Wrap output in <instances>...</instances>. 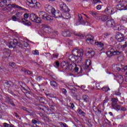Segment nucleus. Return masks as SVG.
<instances>
[{
	"instance_id": "16",
	"label": "nucleus",
	"mask_w": 127,
	"mask_h": 127,
	"mask_svg": "<svg viewBox=\"0 0 127 127\" xmlns=\"http://www.w3.org/2000/svg\"><path fill=\"white\" fill-rule=\"evenodd\" d=\"M115 25H116V23L114 20H109L106 22V26L108 28L114 27Z\"/></svg>"
},
{
	"instance_id": "33",
	"label": "nucleus",
	"mask_w": 127,
	"mask_h": 127,
	"mask_svg": "<svg viewBox=\"0 0 127 127\" xmlns=\"http://www.w3.org/2000/svg\"><path fill=\"white\" fill-rule=\"evenodd\" d=\"M37 17L34 13H31L30 15V19L32 20V21H35V19H36V17Z\"/></svg>"
},
{
	"instance_id": "34",
	"label": "nucleus",
	"mask_w": 127,
	"mask_h": 127,
	"mask_svg": "<svg viewBox=\"0 0 127 127\" xmlns=\"http://www.w3.org/2000/svg\"><path fill=\"white\" fill-rule=\"evenodd\" d=\"M45 9L47 12H51V9H52V6L50 5H47L45 6Z\"/></svg>"
},
{
	"instance_id": "36",
	"label": "nucleus",
	"mask_w": 127,
	"mask_h": 127,
	"mask_svg": "<svg viewBox=\"0 0 127 127\" xmlns=\"http://www.w3.org/2000/svg\"><path fill=\"white\" fill-rule=\"evenodd\" d=\"M28 114L29 115V116L33 117L34 118H35V117H36V114H35V112H34V111H32V110L30 109L29 111H28Z\"/></svg>"
},
{
	"instance_id": "50",
	"label": "nucleus",
	"mask_w": 127,
	"mask_h": 127,
	"mask_svg": "<svg viewBox=\"0 0 127 127\" xmlns=\"http://www.w3.org/2000/svg\"><path fill=\"white\" fill-rule=\"evenodd\" d=\"M115 46L116 48H117L118 49H121L122 48V45L121 44H118L117 45V44H115Z\"/></svg>"
},
{
	"instance_id": "43",
	"label": "nucleus",
	"mask_w": 127,
	"mask_h": 127,
	"mask_svg": "<svg viewBox=\"0 0 127 127\" xmlns=\"http://www.w3.org/2000/svg\"><path fill=\"white\" fill-rule=\"evenodd\" d=\"M78 113L81 116H85L86 115V114L84 112H83L81 109L78 110Z\"/></svg>"
},
{
	"instance_id": "24",
	"label": "nucleus",
	"mask_w": 127,
	"mask_h": 127,
	"mask_svg": "<svg viewBox=\"0 0 127 127\" xmlns=\"http://www.w3.org/2000/svg\"><path fill=\"white\" fill-rule=\"evenodd\" d=\"M86 41L89 43H91V44H94V37L92 35H89L88 37L87 38Z\"/></svg>"
},
{
	"instance_id": "40",
	"label": "nucleus",
	"mask_w": 127,
	"mask_h": 127,
	"mask_svg": "<svg viewBox=\"0 0 127 127\" xmlns=\"http://www.w3.org/2000/svg\"><path fill=\"white\" fill-rule=\"evenodd\" d=\"M32 123H33V125H36V124H37L38 125H40V124H41V122L40 121H37L36 120L33 119L32 120Z\"/></svg>"
},
{
	"instance_id": "18",
	"label": "nucleus",
	"mask_w": 127,
	"mask_h": 127,
	"mask_svg": "<svg viewBox=\"0 0 127 127\" xmlns=\"http://www.w3.org/2000/svg\"><path fill=\"white\" fill-rule=\"evenodd\" d=\"M94 44L95 45H96L98 48H100L99 49L100 51H102V50L104 49V46H105V44H104V43H102L101 42H95Z\"/></svg>"
},
{
	"instance_id": "13",
	"label": "nucleus",
	"mask_w": 127,
	"mask_h": 127,
	"mask_svg": "<svg viewBox=\"0 0 127 127\" xmlns=\"http://www.w3.org/2000/svg\"><path fill=\"white\" fill-rule=\"evenodd\" d=\"M86 51H87V52L86 53V56H88L89 58L94 57V56H95V54H96L95 51L90 48H87Z\"/></svg>"
},
{
	"instance_id": "6",
	"label": "nucleus",
	"mask_w": 127,
	"mask_h": 127,
	"mask_svg": "<svg viewBox=\"0 0 127 127\" xmlns=\"http://www.w3.org/2000/svg\"><path fill=\"white\" fill-rule=\"evenodd\" d=\"M39 16L44 20H49L50 21L51 20H53L52 16L43 11L39 12Z\"/></svg>"
},
{
	"instance_id": "29",
	"label": "nucleus",
	"mask_w": 127,
	"mask_h": 127,
	"mask_svg": "<svg viewBox=\"0 0 127 127\" xmlns=\"http://www.w3.org/2000/svg\"><path fill=\"white\" fill-rule=\"evenodd\" d=\"M99 20H102V21H107L109 19V17L106 15H103L99 17Z\"/></svg>"
},
{
	"instance_id": "20",
	"label": "nucleus",
	"mask_w": 127,
	"mask_h": 127,
	"mask_svg": "<svg viewBox=\"0 0 127 127\" xmlns=\"http://www.w3.org/2000/svg\"><path fill=\"white\" fill-rule=\"evenodd\" d=\"M62 34L64 37H70L71 36V32L68 30L64 29V31L62 32Z\"/></svg>"
},
{
	"instance_id": "28",
	"label": "nucleus",
	"mask_w": 127,
	"mask_h": 127,
	"mask_svg": "<svg viewBox=\"0 0 127 127\" xmlns=\"http://www.w3.org/2000/svg\"><path fill=\"white\" fill-rule=\"evenodd\" d=\"M6 5H7V1L6 0H0V6L1 7L6 6Z\"/></svg>"
},
{
	"instance_id": "59",
	"label": "nucleus",
	"mask_w": 127,
	"mask_h": 127,
	"mask_svg": "<svg viewBox=\"0 0 127 127\" xmlns=\"http://www.w3.org/2000/svg\"><path fill=\"white\" fill-rule=\"evenodd\" d=\"M23 111H25V112H26V113H28V112H29L30 110L29 109H27L25 107H23Z\"/></svg>"
},
{
	"instance_id": "46",
	"label": "nucleus",
	"mask_w": 127,
	"mask_h": 127,
	"mask_svg": "<svg viewBox=\"0 0 127 127\" xmlns=\"http://www.w3.org/2000/svg\"><path fill=\"white\" fill-rule=\"evenodd\" d=\"M74 34L75 35V36H78V37H79V38H83L84 37L83 35H82L81 33H74Z\"/></svg>"
},
{
	"instance_id": "53",
	"label": "nucleus",
	"mask_w": 127,
	"mask_h": 127,
	"mask_svg": "<svg viewBox=\"0 0 127 127\" xmlns=\"http://www.w3.org/2000/svg\"><path fill=\"white\" fill-rule=\"evenodd\" d=\"M32 53L33 54H34V55H39V52H38V51L36 50L35 51H33Z\"/></svg>"
},
{
	"instance_id": "8",
	"label": "nucleus",
	"mask_w": 127,
	"mask_h": 127,
	"mask_svg": "<svg viewBox=\"0 0 127 127\" xmlns=\"http://www.w3.org/2000/svg\"><path fill=\"white\" fill-rule=\"evenodd\" d=\"M69 90H71V93H72V96L74 99L79 100L80 99V95L76 92L77 89L74 87H69Z\"/></svg>"
},
{
	"instance_id": "61",
	"label": "nucleus",
	"mask_w": 127,
	"mask_h": 127,
	"mask_svg": "<svg viewBox=\"0 0 127 127\" xmlns=\"http://www.w3.org/2000/svg\"><path fill=\"white\" fill-rule=\"evenodd\" d=\"M45 56L47 58H48V57H50L51 56V54H50V53H46Z\"/></svg>"
},
{
	"instance_id": "14",
	"label": "nucleus",
	"mask_w": 127,
	"mask_h": 127,
	"mask_svg": "<svg viewBox=\"0 0 127 127\" xmlns=\"http://www.w3.org/2000/svg\"><path fill=\"white\" fill-rule=\"evenodd\" d=\"M104 12L107 14H113L115 13V9L111 6H108L105 10Z\"/></svg>"
},
{
	"instance_id": "22",
	"label": "nucleus",
	"mask_w": 127,
	"mask_h": 127,
	"mask_svg": "<svg viewBox=\"0 0 127 127\" xmlns=\"http://www.w3.org/2000/svg\"><path fill=\"white\" fill-rule=\"evenodd\" d=\"M53 16L55 17V18H62V14H61L59 11H56L53 14Z\"/></svg>"
},
{
	"instance_id": "2",
	"label": "nucleus",
	"mask_w": 127,
	"mask_h": 127,
	"mask_svg": "<svg viewBox=\"0 0 127 127\" xmlns=\"http://www.w3.org/2000/svg\"><path fill=\"white\" fill-rule=\"evenodd\" d=\"M118 102H119L118 98L115 97L111 98V108L116 110L117 112L121 111V105L118 104Z\"/></svg>"
},
{
	"instance_id": "55",
	"label": "nucleus",
	"mask_w": 127,
	"mask_h": 127,
	"mask_svg": "<svg viewBox=\"0 0 127 127\" xmlns=\"http://www.w3.org/2000/svg\"><path fill=\"white\" fill-rule=\"evenodd\" d=\"M24 17L25 18H25V19H26V18H28L29 17V14L27 13H25V14H24Z\"/></svg>"
},
{
	"instance_id": "42",
	"label": "nucleus",
	"mask_w": 127,
	"mask_h": 127,
	"mask_svg": "<svg viewBox=\"0 0 127 127\" xmlns=\"http://www.w3.org/2000/svg\"><path fill=\"white\" fill-rule=\"evenodd\" d=\"M36 106L39 110H42V109H43V107H44V106L41 104H37Z\"/></svg>"
},
{
	"instance_id": "58",
	"label": "nucleus",
	"mask_w": 127,
	"mask_h": 127,
	"mask_svg": "<svg viewBox=\"0 0 127 127\" xmlns=\"http://www.w3.org/2000/svg\"><path fill=\"white\" fill-rule=\"evenodd\" d=\"M3 127H10V125L7 124V123H3Z\"/></svg>"
},
{
	"instance_id": "11",
	"label": "nucleus",
	"mask_w": 127,
	"mask_h": 127,
	"mask_svg": "<svg viewBox=\"0 0 127 127\" xmlns=\"http://www.w3.org/2000/svg\"><path fill=\"white\" fill-rule=\"evenodd\" d=\"M60 7L61 10L64 12H69L70 11V9L68 8L67 5L65 3L61 2L60 4Z\"/></svg>"
},
{
	"instance_id": "27",
	"label": "nucleus",
	"mask_w": 127,
	"mask_h": 127,
	"mask_svg": "<svg viewBox=\"0 0 127 127\" xmlns=\"http://www.w3.org/2000/svg\"><path fill=\"white\" fill-rule=\"evenodd\" d=\"M8 6H9V7H14L15 8H19L20 9L23 10V7H22L20 6H19L18 5H16L15 4H8Z\"/></svg>"
},
{
	"instance_id": "32",
	"label": "nucleus",
	"mask_w": 127,
	"mask_h": 127,
	"mask_svg": "<svg viewBox=\"0 0 127 127\" xmlns=\"http://www.w3.org/2000/svg\"><path fill=\"white\" fill-rule=\"evenodd\" d=\"M3 84L4 86H6L8 88H9V87H11V85H12V82H11V81H7L6 80H5L3 81Z\"/></svg>"
},
{
	"instance_id": "47",
	"label": "nucleus",
	"mask_w": 127,
	"mask_h": 127,
	"mask_svg": "<svg viewBox=\"0 0 127 127\" xmlns=\"http://www.w3.org/2000/svg\"><path fill=\"white\" fill-rule=\"evenodd\" d=\"M90 14H91V15H93V16H99V14L94 11H91Z\"/></svg>"
},
{
	"instance_id": "35",
	"label": "nucleus",
	"mask_w": 127,
	"mask_h": 127,
	"mask_svg": "<svg viewBox=\"0 0 127 127\" xmlns=\"http://www.w3.org/2000/svg\"><path fill=\"white\" fill-rule=\"evenodd\" d=\"M22 72H24V73H25V74H27L28 75H32L33 72L32 71L30 70H28L25 68H22Z\"/></svg>"
},
{
	"instance_id": "52",
	"label": "nucleus",
	"mask_w": 127,
	"mask_h": 127,
	"mask_svg": "<svg viewBox=\"0 0 127 127\" xmlns=\"http://www.w3.org/2000/svg\"><path fill=\"white\" fill-rule=\"evenodd\" d=\"M66 42L69 45H71L72 43H73V41L72 40H70V39H67L66 40Z\"/></svg>"
},
{
	"instance_id": "19",
	"label": "nucleus",
	"mask_w": 127,
	"mask_h": 127,
	"mask_svg": "<svg viewBox=\"0 0 127 127\" xmlns=\"http://www.w3.org/2000/svg\"><path fill=\"white\" fill-rule=\"evenodd\" d=\"M3 54L4 58H8L10 56V51L8 49H4L3 50Z\"/></svg>"
},
{
	"instance_id": "5",
	"label": "nucleus",
	"mask_w": 127,
	"mask_h": 127,
	"mask_svg": "<svg viewBox=\"0 0 127 127\" xmlns=\"http://www.w3.org/2000/svg\"><path fill=\"white\" fill-rule=\"evenodd\" d=\"M84 51L80 48H74L73 50L72 51V54L77 57H82Z\"/></svg>"
},
{
	"instance_id": "57",
	"label": "nucleus",
	"mask_w": 127,
	"mask_h": 127,
	"mask_svg": "<svg viewBox=\"0 0 127 127\" xmlns=\"http://www.w3.org/2000/svg\"><path fill=\"white\" fill-rule=\"evenodd\" d=\"M58 56H59V54L58 53L53 54V57H54V58H56L57 59V58H58Z\"/></svg>"
},
{
	"instance_id": "21",
	"label": "nucleus",
	"mask_w": 127,
	"mask_h": 127,
	"mask_svg": "<svg viewBox=\"0 0 127 127\" xmlns=\"http://www.w3.org/2000/svg\"><path fill=\"white\" fill-rule=\"evenodd\" d=\"M115 77H116L117 80L119 82V84H123L124 82V77L121 75L118 74V75H115Z\"/></svg>"
},
{
	"instance_id": "4",
	"label": "nucleus",
	"mask_w": 127,
	"mask_h": 127,
	"mask_svg": "<svg viewBox=\"0 0 127 127\" xmlns=\"http://www.w3.org/2000/svg\"><path fill=\"white\" fill-rule=\"evenodd\" d=\"M27 4H28L30 7L36 8L41 6L40 3L37 2L36 0H27Z\"/></svg>"
},
{
	"instance_id": "30",
	"label": "nucleus",
	"mask_w": 127,
	"mask_h": 127,
	"mask_svg": "<svg viewBox=\"0 0 127 127\" xmlns=\"http://www.w3.org/2000/svg\"><path fill=\"white\" fill-rule=\"evenodd\" d=\"M50 85L53 88H54V89H57V88H58V84L56 81H51Z\"/></svg>"
},
{
	"instance_id": "60",
	"label": "nucleus",
	"mask_w": 127,
	"mask_h": 127,
	"mask_svg": "<svg viewBox=\"0 0 127 127\" xmlns=\"http://www.w3.org/2000/svg\"><path fill=\"white\" fill-rule=\"evenodd\" d=\"M13 116H14V117H15L16 118V119H18V118H19V116H18V114H17L16 113H13Z\"/></svg>"
},
{
	"instance_id": "49",
	"label": "nucleus",
	"mask_w": 127,
	"mask_h": 127,
	"mask_svg": "<svg viewBox=\"0 0 127 127\" xmlns=\"http://www.w3.org/2000/svg\"><path fill=\"white\" fill-rule=\"evenodd\" d=\"M56 11V10H55V8L53 7H52V9H51V12H49V13H51V14H52V15H53V14L55 13Z\"/></svg>"
},
{
	"instance_id": "7",
	"label": "nucleus",
	"mask_w": 127,
	"mask_h": 127,
	"mask_svg": "<svg viewBox=\"0 0 127 127\" xmlns=\"http://www.w3.org/2000/svg\"><path fill=\"white\" fill-rule=\"evenodd\" d=\"M16 45L17 46H21V44L18 41H17V39H14L13 40V42H10L9 43L8 47L9 48H15L16 47Z\"/></svg>"
},
{
	"instance_id": "62",
	"label": "nucleus",
	"mask_w": 127,
	"mask_h": 127,
	"mask_svg": "<svg viewBox=\"0 0 127 127\" xmlns=\"http://www.w3.org/2000/svg\"><path fill=\"white\" fill-rule=\"evenodd\" d=\"M55 64L57 67H59L60 66V63H59V62L58 61L56 62L55 63Z\"/></svg>"
},
{
	"instance_id": "44",
	"label": "nucleus",
	"mask_w": 127,
	"mask_h": 127,
	"mask_svg": "<svg viewBox=\"0 0 127 127\" xmlns=\"http://www.w3.org/2000/svg\"><path fill=\"white\" fill-rule=\"evenodd\" d=\"M48 110H49V108L44 106V107H43V109H42V111H43L45 113H46V114H47V112H48Z\"/></svg>"
},
{
	"instance_id": "3",
	"label": "nucleus",
	"mask_w": 127,
	"mask_h": 127,
	"mask_svg": "<svg viewBox=\"0 0 127 127\" xmlns=\"http://www.w3.org/2000/svg\"><path fill=\"white\" fill-rule=\"evenodd\" d=\"M106 54L108 57H112V56L114 55H122V54H123V52L117 50L116 49L112 48L107 51Z\"/></svg>"
},
{
	"instance_id": "9",
	"label": "nucleus",
	"mask_w": 127,
	"mask_h": 127,
	"mask_svg": "<svg viewBox=\"0 0 127 127\" xmlns=\"http://www.w3.org/2000/svg\"><path fill=\"white\" fill-rule=\"evenodd\" d=\"M41 28L46 33H50L52 31V29L50 28V26L45 24H42Z\"/></svg>"
},
{
	"instance_id": "54",
	"label": "nucleus",
	"mask_w": 127,
	"mask_h": 127,
	"mask_svg": "<svg viewBox=\"0 0 127 127\" xmlns=\"http://www.w3.org/2000/svg\"><path fill=\"white\" fill-rule=\"evenodd\" d=\"M62 91L64 95H67V90L65 88H62Z\"/></svg>"
},
{
	"instance_id": "31",
	"label": "nucleus",
	"mask_w": 127,
	"mask_h": 127,
	"mask_svg": "<svg viewBox=\"0 0 127 127\" xmlns=\"http://www.w3.org/2000/svg\"><path fill=\"white\" fill-rule=\"evenodd\" d=\"M64 12V13H63V14H62V17H63V18H65V19H68V18L70 17L69 13H68V12Z\"/></svg>"
},
{
	"instance_id": "25",
	"label": "nucleus",
	"mask_w": 127,
	"mask_h": 127,
	"mask_svg": "<svg viewBox=\"0 0 127 127\" xmlns=\"http://www.w3.org/2000/svg\"><path fill=\"white\" fill-rule=\"evenodd\" d=\"M15 15L17 17L18 22H21L22 21V19H23V18H22V17H21V14L20 12H18L15 14Z\"/></svg>"
},
{
	"instance_id": "26",
	"label": "nucleus",
	"mask_w": 127,
	"mask_h": 127,
	"mask_svg": "<svg viewBox=\"0 0 127 127\" xmlns=\"http://www.w3.org/2000/svg\"><path fill=\"white\" fill-rule=\"evenodd\" d=\"M93 111L97 116H100V114H101V113H102V111L99 110V109H98V108L96 107H93Z\"/></svg>"
},
{
	"instance_id": "23",
	"label": "nucleus",
	"mask_w": 127,
	"mask_h": 127,
	"mask_svg": "<svg viewBox=\"0 0 127 127\" xmlns=\"http://www.w3.org/2000/svg\"><path fill=\"white\" fill-rule=\"evenodd\" d=\"M21 23H23V24H24V25H27V26H31L32 24L31 22L28 21V20L24 18L22 19V21L21 22Z\"/></svg>"
},
{
	"instance_id": "10",
	"label": "nucleus",
	"mask_w": 127,
	"mask_h": 127,
	"mask_svg": "<svg viewBox=\"0 0 127 127\" xmlns=\"http://www.w3.org/2000/svg\"><path fill=\"white\" fill-rule=\"evenodd\" d=\"M115 39L118 42H123L125 40V36L120 32H117L115 36Z\"/></svg>"
},
{
	"instance_id": "1",
	"label": "nucleus",
	"mask_w": 127,
	"mask_h": 127,
	"mask_svg": "<svg viewBox=\"0 0 127 127\" xmlns=\"http://www.w3.org/2000/svg\"><path fill=\"white\" fill-rule=\"evenodd\" d=\"M68 59L72 63L69 64V63L66 62L61 63V66L63 69L66 71L74 70L75 73H77L78 76H83V68L76 64V63H80L82 61L81 58L78 57L72 54L68 56Z\"/></svg>"
},
{
	"instance_id": "41",
	"label": "nucleus",
	"mask_w": 127,
	"mask_h": 127,
	"mask_svg": "<svg viewBox=\"0 0 127 127\" xmlns=\"http://www.w3.org/2000/svg\"><path fill=\"white\" fill-rule=\"evenodd\" d=\"M34 22H36L37 23H40V22H41V19H40V18L38 17L37 16V17L36 18L35 21H34Z\"/></svg>"
},
{
	"instance_id": "37",
	"label": "nucleus",
	"mask_w": 127,
	"mask_h": 127,
	"mask_svg": "<svg viewBox=\"0 0 127 127\" xmlns=\"http://www.w3.org/2000/svg\"><path fill=\"white\" fill-rule=\"evenodd\" d=\"M82 100L84 101V102L87 103V102H89V96H88L87 95H83Z\"/></svg>"
},
{
	"instance_id": "17",
	"label": "nucleus",
	"mask_w": 127,
	"mask_h": 127,
	"mask_svg": "<svg viewBox=\"0 0 127 127\" xmlns=\"http://www.w3.org/2000/svg\"><path fill=\"white\" fill-rule=\"evenodd\" d=\"M86 23L83 19V17L81 14H78V20L76 23V25H80V24H85Z\"/></svg>"
},
{
	"instance_id": "38",
	"label": "nucleus",
	"mask_w": 127,
	"mask_h": 127,
	"mask_svg": "<svg viewBox=\"0 0 127 127\" xmlns=\"http://www.w3.org/2000/svg\"><path fill=\"white\" fill-rule=\"evenodd\" d=\"M117 8H119V9H123V10H126V8H125L124 5H122V4H118L117 5Z\"/></svg>"
},
{
	"instance_id": "45",
	"label": "nucleus",
	"mask_w": 127,
	"mask_h": 127,
	"mask_svg": "<svg viewBox=\"0 0 127 127\" xmlns=\"http://www.w3.org/2000/svg\"><path fill=\"white\" fill-rule=\"evenodd\" d=\"M102 90L104 91V92H108L111 90L109 87L106 86V87H104L102 88Z\"/></svg>"
},
{
	"instance_id": "12",
	"label": "nucleus",
	"mask_w": 127,
	"mask_h": 127,
	"mask_svg": "<svg viewBox=\"0 0 127 127\" xmlns=\"http://www.w3.org/2000/svg\"><path fill=\"white\" fill-rule=\"evenodd\" d=\"M92 67V62L91 60H87L86 61V65L83 66V69L86 71V72H89L90 71V68Z\"/></svg>"
},
{
	"instance_id": "39",
	"label": "nucleus",
	"mask_w": 127,
	"mask_h": 127,
	"mask_svg": "<svg viewBox=\"0 0 127 127\" xmlns=\"http://www.w3.org/2000/svg\"><path fill=\"white\" fill-rule=\"evenodd\" d=\"M47 115H55V113H54V110L49 109L48 110V112H47Z\"/></svg>"
},
{
	"instance_id": "56",
	"label": "nucleus",
	"mask_w": 127,
	"mask_h": 127,
	"mask_svg": "<svg viewBox=\"0 0 127 127\" xmlns=\"http://www.w3.org/2000/svg\"><path fill=\"white\" fill-rule=\"evenodd\" d=\"M23 42H24V43L21 44L22 46H24V47H27L28 46L27 42H25L24 41H23Z\"/></svg>"
},
{
	"instance_id": "48",
	"label": "nucleus",
	"mask_w": 127,
	"mask_h": 127,
	"mask_svg": "<svg viewBox=\"0 0 127 127\" xmlns=\"http://www.w3.org/2000/svg\"><path fill=\"white\" fill-rule=\"evenodd\" d=\"M9 65L12 68H14L16 66V64L13 62H11L9 63Z\"/></svg>"
},
{
	"instance_id": "63",
	"label": "nucleus",
	"mask_w": 127,
	"mask_h": 127,
	"mask_svg": "<svg viewBox=\"0 0 127 127\" xmlns=\"http://www.w3.org/2000/svg\"><path fill=\"white\" fill-rule=\"evenodd\" d=\"M46 96L48 98H53V95L52 94H47Z\"/></svg>"
},
{
	"instance_id": "51",
	"label": "nucleus",
	"mask_w": 127,
	"mask_h": 127,
	"mask_svg": "<svg viewBox=\"0 0 127 127\" xmlns=\"http://www.w3.org/2000/svg\"><path fill=\"white\" fill-rule=\"evenodd\" d=\"M12 19L13 21H18V19H17L15 15H14L12 16Z\"/></svg>"
},
{
	"instance_id": "64",
	"label": "nucleus",
	"mask_w": 127,
	"mask_h": 127,
	"mask_svg": "<svg viewBox=\"0 0 127 127\" xmlns=\"http://www.w3.org/2000/svg\"><path fill=\"white\" fill-rule=\"evenodd\" d=\"M101 8H102V5H98L96 6V9H97L98 10H100V9H101Z\"/></svg>"
},
{
	"instance_id": "15",
	"label": "nucleus",
	"mask_w": 127,
	"mask_h": 127,
	"mask_svg": "<svg viewBox=\"0 0 127 127\" xmlns=\"http://www.w3.org/2000/svg\"><path fill=\"white\" fill-rule=\"evenodd\" d=\"M5 103L7 104L8 105H11L13 107H15V104H14V102L13 101L12 99H11L9 97L6 96L5 98Z\"/></svg>"
}]
</instances>
